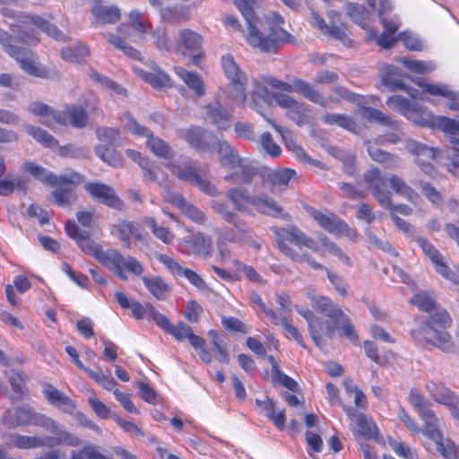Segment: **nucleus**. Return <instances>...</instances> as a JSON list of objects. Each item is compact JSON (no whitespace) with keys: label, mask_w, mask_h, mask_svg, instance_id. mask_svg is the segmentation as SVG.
I'll return each instance as SVG.
<instances>
[{"label":"nucleus","mask_w":459,"mask_h":459,"mask_svg":"<svg viewBox=\"0 0 459 459\" xmlns=\"http://www.w3.org/2000/svg\"><path fill=\"white\" fill-rule=\"evenodd\" d=\"M161 18L173 24L180 23L188 20V9L186 7L165 8L161 10Z\"/></svg>","instance_id":"obj_59"},{"label":"nucleus","mask_w":459,"mask_h":459,"mask_svg":"<svg viewBox=\"0 0 459 459\" xmlns=\"http://www.w3.org/2000/svg\"><path fill=\"white\" fill-rule=\"evenodd\" d=\"M265 84L284 91H290L292 86L287 82L279 81L271 76L262 77L261 81L255 80L253 82V91L250 96L249 107L260 114L264 119L283 137L288 133L282 126L278 125L274 120L266 117L264 111L266 108L271 107L273 102L275 93L270 92Z\"/></svg>","instance_id":"obj_5"},{"label":"nucleus","mask_w":459,"mask_h":459,"mask_svg":"<svg viewBox=\"0 0 459 459\" xmlns=\"http://www.w3.org/2000/svg\"><path fill=\"white\" fill-rule=\"evenodd\" d=\"M179 39L182 46L193 54V64L199 65L202 56L196 52L199 51L202 47L203 39L201 35L189 29H183L179 31Z\"/></svg>","instance_id":"obj_25"},{"label":"nucleus","mask_w":459,"mask_h":459,"mask_svg":"<svg viewBox=\"0 0 459 459\" xmlns=\"http://www.w3.org/2000/svg\"><path fill=\"white\" fill-rule=\"evenodd\" d=\"M424 91L433 96H443L447 99L446 107L454 111L459 110V97L451 91L446 86L440 84L426 83Z\"/></svg>","instance_id":"obj_33"},{"label":"nucleus","mask_w":459,"mask_h":459,"mask_svg":"<svg viewBox=\"0 0 459 459\" xmlns=\"http://www.w3.org/2000/svg\"><path fill=\"white\" fill-rule=\"evenodd\" d=\"M235 5L244 16L248 32L246 34L247 41L262 52H275L281 42L289 41L291 35L279 28H270V33L266 36L264 31H260L256 26L257 19L254 11L255 0H234Z\"/></svg>","instance_id":"obj_3"},{"label":"nucleus","mask_w":459,"mask_h":459,"mask_svg":"<svg viewBox=\"0 0 459 459\" xmlns=\"http://www.w3.org/2000/svg\"><path fill=\"white\" fill-rule=\"evenodd\" d=\"M275 233L278 248L291 260L301 259L299 255L303 253V247L311 249L320 255H324V251L318 247L317 243L296 226L278 229Z\"/></svg>","instance_id":"obj_6"},{"label":"nucleus","mask_w":459,"mask_h":459,"mask_svg":"<svg viewBox=\"0 0 459 459\" xmlns=\"http://www.w3.org/2000/svg\"><path fill=\"white\" fill-rule=\"evenodd\" d=\"M435 444L437 450L445 459H457V446L454 441L449 438L445 440L442 437Z\"/></svg>","instance_id":"obj_63"},{"label":"nucleus","mask_w":459,"mask_h":459,"mask_svg":"<svg viewBox=\"0 0 459 459\" xmlns=\"http://www.w3.org/2000/svg\"><path fill=\"white\" fill-rule=\"evenodd\" d=\"M94 151L97 156L110 166L118 167L122 165L120 156L109 148L105 147L102 144H99L95 147Z\"/></svg>","instance_id":"obj_62"},{"label":"nucleus","mask_w":459,"mask_h":459,"mask_svg":"<svg viewBox=\"0 0 459 459\" xmlns=\"http://www.w3.org/2000/svg\"><path fill=\"white\" fill-rule=\"evenodd\" d=\"M144 286L148 291L152 294L157 299L164 300L167 293L170 290L167 282L161 277H147L142 278Z\"/></svg>","instance_id":"obj_39"},{"label":"nucleus","mask_w":459,"mask_h":459,"mask_svg":"<svg viewBox=\"0 0 459 459\" xmlns=\"http://www.w3.org/2000/svg\"><path fill=\"white\" fill-rule=\"evenodd\" d=\"M347 15L358 25L365 28L372 15L371 11L368 10L363 4L349 3L346 5Z\"/></svg>","instance_id":"obj_40"},{"label":"nucleus","mask_w":459,"mask_h":459,"mask_svg":"<svg viewBox=\"0 0 459 459\" xmlns=\"http://www.w3.org/2000/svg\"><path fill=\"white\" fill-rule=\"evenodd\" d=\"M168 168L179 179L190 182L192 184L198 177L195 167L194 166L193 161L189 159H186V161L180 164L169 162L168 164Z\"/></svg>","instance_id":"obj_36"},{"label":"nucleus","mask_w":459,"mask_h":459,"mask_svg":"<svg viewBox=\"0 0 459 459\" xmlns=\"http://www.w3.org/2000/svg\"><path fill=\"white\" fill-rule=\"evenodd\" d=\"M225 196L234 210L221 201L213 200L211 203L212 210L225 222L232 225L231 228L225 227L221 230V238L230 243L249 246L256 250L260 249L261 246L255 239L252 229L238 214L255 216V212L250 208V206H254L255 195H251L249 190L244 186H232L226 191Z\"/></svg>","instance_id":"obj_1"},{"label":"nucleus","mask_w":459,"mask_h":459,"mask_svg":"<svg viewBox=\"0 0 459 459\" xmlns=\"http://www.w3.org/2000/svg\"><path fill=\"white\" fill-rule=\"evenodd\" d=\"M260 173L264 182L270 185L273 192L287 186L290 180L296 175V172L290 169L273 170L264 168Z\"/></svg>","instance_id":"obj_24"},{"label":"nucleus","mask_w":459,"mask_h":459,"mask_svg":"<svg viewBox=\"0 0 459 459\" xmlns=\"http://www.w3.org/2000/svg\"><path fill=\"white\" fill-rule=\"evenodd\" d=\"M425 119L428 120L426 126L437 127L449 134H456L459 133V119H453L442 116L425 117Z\"/></svg>","instance_id":"obj_43"},{"label":"nucleus","mask_w":459,"mask_h":459,"mask_svg":"<svg viewBox=\"0 0 459 459\" xmlns=\"http://www.w3.org/2000/svg\"><path fill=\"white\" fill-rule=\"evenodd\" d=\"M84 177L70 169L59 174V206H65L76 200L75 189L83 182Z\"/></svg>","instance_id":"obj_12"},{"label":"nucleus","mask_w":459,"mask_h":459,"mask_svg":"<svg viewBox=\"0 0 459 459\" xmlns=\"http://www.w3.org/2000/svg\"><path fill=\"white\" fill-rule=\"evenodd\" d=\"M415 241L422 252L429 258L434 264L435 270L446 280L457 282L456 274L445 263L440 252L425 238L416 237Z\"/></svg>","instance_id":"obj_15"},{"label":"nucleus","mask_w":459,"mask_h":459,"mask_svg":"<svg viewBox=\"0 0 459 459\" xmlns=\"http://www.w3.org/2000/svg\"><path fill=\"white\" fill-rule=\"evenodd\" d=\"M61 56L66 61L80 63L89 56V49L85 45L79 43L74 47L63 48Z\"/></svg>","instance_id":"obj_54"},{"label":"nucleus","mask_w":459,"mask_h":459,"mask_svg":"<svg viewBox=\"0 0 459 459\" xmlns=\"http://www.w3.org/2000/svg\"><path fill=\"white\" fill-rule=\"evenodd\" d=\"M23 19V23L32 24L43 32L47 33L48 36L52 37L53 39H57L56 29L55 28V26L51 25L47 20L39 16L31 15H25Z\"/></svg>","instance_id":"obj_60"},{"label":"nucleus","mask_w":459,"mask_h":459,"mask_svg":"<svg viewBox=\"0 0 459 459\" xmlns=\"http://www.w3.org/2000/svg\"><path fill=\"white\" fill-rule=\"evenodd\" d=\"M179 137L197 151L208 152L212 148V141L214 135L212 132L204 130L199 126H191L185 130H180Z\"/></svg>","instance_id":"obj_17"},{"label":"nucleus","mask_w":459,"mask_h":459,"mask_svg":"<svg viewBox=\"0 0 459 459\" xmlns=\"http://www.w3.org/2000/svg\"><path fill=\"white\" fill-rule=\"evenodd\" d=\"M84 188L92 198L109 207L117 208L122 204V201L116 195L115 190L104 183L89 182Z\"/></svg>","instance_id":"obj_20"},{"label":"nucleus","mask_w":459,"mask_h":459,"mask_svg":"<svg viewBox=\"0 0 459 459\" xmlns=\"http://www.w3.org/2000/svg\"><path fill=\"white\" fill-rule=\"evenodd\" d=\"M65 124H69L75 128H83L88 122V114L82 107H69L62 115Z\"/></svg>","instance_id":"obj_37"},{"label":"nucleus","mask_w":459,"mask_h":459,"mask_svg":"<svg viewBox=\"0 0 459 459\" xmlns=\"http://www.w3.org/2000/svg\"><path fill=\"white\" fill-rule=\"evenodd\" d=\"M70 457L71 459H113L112 456L101 454L99 447L92 444H88L80 450H73Z\"/></svg>","instance_id":"obj_53"},{"label":"nucleus","mask_w":459,"mask_h":459,"mask_svg":"<svg viewBox=\"0 0 459 459\" xmlns=\"http://www.w3.org/2000/svg\"><path fill=\"white\" fill-rule=\"evenodd\" d=\"M425 389L429 396L439 404L446 407H455L459 404V397L441 382L429 380L426 382Z\"/></svg>","instance_id":"obj_21"},{"label":"nucleus","mask_w":459,"mask_h":459,"mask_svg":"<svg viewBox=\"0 0 459 459\" xmlns=\"http://www.w3.org/2000/svg\"><path fill=\"white\" fill-rule=\"evenodd\" d=\"M95 23H115L120 19V10L117 6H104L96 0L91 10Z\"/></svg>","instance_id":"obj_31"},{"label":"nucleus","mask_w":459,"mask_h":459,"mask_svg":"<svg viewBox=\"0 0 459 459\" xmlns=\"http://www.w3.org/2000/svg\"><path fill=\"white\" fill-rule=\"evenodd\" d=\"M318 242L320 243V246L318 247L324 251V255L322 256L325 255V253L331 254L336 257H338L340 260L348 263L349 257L342 252V250L333 241H331L330 238H328L325 235H320L318 237Z\"/></svg>","instance_id":"obj_58"},{"label":"nucleus","mask_w":459,"mask_h":459,"mask_svg":"<svg viewBox=\"0 0 459 459\" xmlns=\"http://www.w3.org/2000/svg\"><path fill=\"white\" fill-rule=\"evenodd\" d=\"M212 249V239L210 237L204 236L198 232L185 237L179 240L178 250L187 255H202L209 256Z\"/></svg>","instance_id":"obj_14"},{"label":"nucleus","mask_w":459,"mask_h":459,"mask_svg":"<svg viewBox=\"0 0 459 459\" xmlns=\"http://www.w3.org/2000/svg\"><path fill=\"white\" fill-rule=\"evenodd\" d=\"M56 444L57 438L54 437L25 436L14 433L10 435V440L7 443V446L27 450L42 446L54 447Z\"/></svg>","instance_id":"obj_19"},{"label":"nucleus","mask_w":459,"mask_h":459,"mask_svg":"<svg viewBox=\"0 0 459 459\" xmlns=\"http://www.w3.org/2000/svg\"><path fill=\"white\" fill-rule=\"evenodd\" d=\"M143 221L152 230L153 235L163 243L170 244L174 240V233L168 228L159 226L154 218L146 217Z\"/></svg>","instance_id":"obj_52"},{"label":"nucleus","mask_w":459,"mask_h":459,"mask_svg":"<svg viewBox=\"0 0 459 459\" xmlns=\"http://www.w3.org/2000/svg\"><path fill=\"white\" fill-rule=\"evenodd\" d=\"M15 189L25 193L26 180L20 177L11 178L10 176L5 177L4 179H0L1 195H8L12 194Z\"/></svg>","instance_id":"obj_55"},{"label":"nucleus","mask_w":459,"mask_h":459,"mask_svg":"<svg viewBox=\"0 0 459 459\" xmlns=\"http://www.w3.org/2000/svg\"><path fill=\"white\" fill-rule=\"evenodd\" d=\"M65 231L77 242L83 253L93 256L101 264L111 270L120 280L126 281L128 279L124 269L136 276L143 273V266L136 258L130 255L124 256L115 249L104 251L98 243L91 238L90 232L81 230L74 221L66 222Z\"/></svg>","instance_id":"obj_2"},{"label":"nucleus","mask_w":459,"mask_h":459,"mask_svg":"<svg viewBox=\"0 0 459 459\" xmlns=\"http://www.w3.org/2000/svg\"><path fill=\"white\" fill-rule=\"evenodd\" d=\"M388 183L395 194L405 198L410 203L416 204L420 200V195L403 178L397 175H390L388 177Z\"/></svg>","instance_id":"obj_30"},{"label":"nucleus","mask_w":459,"mask_h":459,"mask_svg":"<svg viewBox=\"0 0 459 459\" xmlns=\"http://www.w3.org/2000/svg\"><path fill=\"white\" fill-rule=\"evenodd\" d=\"M28 110L41 118V123L48 127H54L57 123V114L48 105L41 102H32L29 105Z\"/></svg>","instance_id":"obj_38"},{"label":"nucleus","mask_w":459,"mask_h":459,"mask_svg":"<svg viewBox=\"0 0 459 459\" xmlns=\"http://www.w3.org/2000/svg\"><path fill=\"white\" fill-rule=\"evenodd\" d=\"M310 305L316 311L325 314L332 320H335L339 318L340 316H342V310L341 307L333 303L327 297L316 295L311 296Z\"/></svg>","instance_id":"obj_29"},{"label":"nucleus","mask_w":459,"mask_h":459,"mask_svg":"<svg viewBox=\"0 0 459 459\" xmlns=\"http://www.w3.org/2000/svg\"><path fill=\"white\" fill-rule=\"evenodd\" d=\"M217 152L219 162L222 167L233 169L238 161H240V155L238 151L226 141L217 142Z\"/></svg>","instance_id":"obj_32"},{"label":"nucleus","mask_w":459,"mask_h":459,"mask_svg":"<svg viewBox=\"0 0 459 459\" xmlns=\"http://www.w3.org/2000/svg\"><path fill=\"white\" fill-rule=\"evenodd\" d=\"M2 423L8 429H16L22 426H41L50 430H55L54 420L42 414L36 413L28 405L18 406L13 410H7L2 416Z\"/></svg>","instance_id":"obj_7"},{"label":"nucleus","mask_w":459,"mask_h":459,"mask_svg":"<svg viewBox=\"0 0 459 459\" xmlns=\"http://www.w3.org/2000/svg\"><path fill=\"white\" fill-rule=\"evenodd\" d=\"M221 66L226 77L230 81V91L229 97L239 106H244L247 102L244 87L247 80L246 74L240 70L230 55L221 57Z\"/></svg>","instance_id":"obj_8"},{"label":"nucleus","mask_w":459,"mask_h":459,"mask_svg":"<svg viewBox=\"0 0 459 459\" xmlns=\"http://www.w3.org/2000/svg\"><path fill=\"white\" fill-rule=\"evenodd\" d=\"M24 129L28 134L47 147H49L54 142L53 136L40 127L24 125Z\"/></svg>","instance_id":"obj_64"},{"label":"nucleus","mask_w":459,"mask_h":459,"mask_svg":"<svg viewBox=\"0 0 459 459\" xmlns=\"http://www.w3.org/2000/svg\"><path fill=\"white\" fill-rule=\"evenodd\" d=\"M307 212L321 228L332 234L345 232L349 229L348 224L333 213L324 212L315 208H309Z\"/></svg>","instance_id":"obj_22"},{"label":"nucleus","mask_w":459,"mask_h":459,"mask_svg":"<svg viewBox=\"0 0 459 459\" xmlns=\"http://www.w3.org/2000/svg\"><path fill=\"white\" fill-rule=\"evenodd\" d=\"M258 212L271 216L281 217L282 216V207L272 197L267 195H255L254 206Z\"/></svg>","instance_id":"obj_28"},{"label":"nucleus","mask_w":459,"mask_h":459,"mask_svg":"<svg viewBox=\"0 0 459 459\" xmlns=\"http://www.w3.org/2000/svg\"><path fill=\"white\" fill-rule=\"evenodd\" d=\"M116 236L127 247H130L131 246V236H134L137 239H141L138 229L134 222L121 221L116 226Z\"/></svg>","instance_id":"obj_46"},{"label":"nucleus","mask_w":459,"mask_h":459,"mask_svg":"<svg viewBox=\"0 0 459 459\" xmlns=\"http://www.w3.org/2000/svg\"><path fill=\"white\" fill-rule=\"evenodd\" d=\"M408 400L420 417L433 411L431 403L417 389L410 391Z\"/></svg>","instance_id":"obj_45"},{"label":"nucleus","mask_w":459,"mask_h":459,"mask_svg":"<svg viewBox=\"0 0 459 459\" xmlns=\"http://www.w3.org/2000/svg\"><path fill=\"white\" fill-rule=\"evenodd\" d=\"M158 326L165 333L173 335L178 342L187 340L195 349L202 347V345L205 343L204 338L195 334L189 325L183 322H179L174 325L165 315L162 316V319L159 322Z\"/></svg>","instance_id":"obj_13"},{"label":"nucleus","mask_w":459,"mask_h":459,"mask_svg":"<svg viewBox=\"0 0 459 459\" xmlns=\"http://www.w3.org/2000/svg\"><path fill=\"white\" fill-rule=\"evenodd\" d=\"M23 169L35 178L40 180L46 185L54 186L57 183V176L48 172L35 162H25L23 164Z\"/></svg>","instance_id":"obj_41"},{"label":"nucleus","mask_w":459,"mask_h":459,"mask_svg":"<svg viewBox=\"0 0 459 459\" xmlns=\"http://www.w3.org/2000/svg\"><path fill=\"white\" fill-rule=\"evenodd\" d=\"M408 70L417 74H429L435 69V65L431 61L410 60L402 57L399 60Z\"/></svg>","instance_id":"obj_61"},{"label":"nucleus","mask_w":459,"mask_h":459,"mask_svg":"<svg viewBox=\"0 0 459 459\" xmlns=\"http://www.w3.org/2000/svg\"><path fill=\"white\" fill-rule=\"evenodd\" d=\"M286 115L299 126L308 125L312 121L308 106L300 102H297L290 111L286 112Z\"/></svg>","instance_id":"obj_44"},{"label":"nucleus","mask_w":459,"mask_h":459,"mask_svg":"<svg viewBox=\"0 0 459 459\" xmlns=\"http://www.w3.org/2000/svg\"><path fill=\"white\" fill-rule=\"evenodd\" d=\"M420 419L424 422L423 429H420L423 435H425L434 442L440 440L441 437H443V434L438 429V419L436 416L435 412L432 411L430 413H428L420 417Z\"/></svg>","instance_id":"obj_42"},{"label":"nucleus","mask_w":459,"mask_h":459,"mask_svg":"<svg viewBox=\"0 0 459 459\" xmlns=\"http://www.w3.org/2000/svg\"><path fill=\"white\" fill-rule=\"evenodd\" d=\"M147 146L152 152L160 158H170L171 149L170 146L159 137H156L152 133L147 138Z\"/></svg>","instance_id":"obj_57"},{"label":"nucleus","mask_w":459,"mask_h":459,"mask_svg":"<svg viewBox=\"0 0 459 459\" xmlns=\"http://www.w3.org/2000/svg\"><path fill=\"white\" fill-rule=\"evenodd\" d=\"M293 87L296 91L299 92L304 98L309 101L326 108L329 101H335L333 98H325L318 91H316L309 82L302 79H295Z\"/></svg>","instance_id":"obj_26"},{"label":"nucleus","mask_w":459,"mask_h":459,"mask_svg":"<svg viewBox=\"0 0 459 459\" xmlns=\"http://www.w3.org/2000/svg\"><path fill=\"white\" fill-rule=\"evenodd\" d=\"M206 114L219 130H227L230 127V115L221 108L219 102L207 105Z\"/></svg>","instance_id":"obj_35"},{"label":"nucleus","mask_w":459,"mask_h":459,"mask_svg":"<svg viewBox=\"0 0 459 459\" xmlns=\"http://www.w3.org/2000/svg\"><path fill=\"white\" fill-rule=\"evenodd\" d=\"M12 37L6 31L0 29V43L5 51L20 64L22 69L30 75L44 77V71L37 67L31 59V52L26 48L12 45L10 43Z\"/></svg>","instance_id":"obj_9"},{"label":"nucleus","mask_w":459,"mask_h":459,"mask_svg":"<svg viewBox=\"0 0 459 459\" xmlns=\"http://www.w3.org/2000/svg\"><path fill=\"white\" fill-rule=\"evenodd\" d=\"M232 169L234 170L226 175L224 179L233 184L249 185L259 173L255 162L247 158H241L240 161H238L236 167Z\"/></svg>","instance_id":"obj_18"},{"label":"nucleus","mask_w":459,"mask_h":459,"mask_svg":"<svg viewBox=\"0 0 459 459\" xmlns=\"http://www.w3.org/2000/svg\"><path fill=\"white\" fill-rule=\"evenodd\" d=\"M396 75H400L398 68L393 65L386 66L385 74L382 77L383 84L389 91H406L412 99H416L418 97V91L411 87L408 88L399 78L395 77Z\"/></svg>","instance_id":"obj_27"},{"label":"nucleus","mask_w":459,"mask_h":459,"mask_svg":"<svg viewBox=\"0 0 459 459\" xmlns=\"http://www.w3.org/2000/svg\"><path fill=\"white\" fill-rule=\"evenodd\" d=\"M167 199L192 221L199 224L205 222V214L196 206L189 204L181 194L172 192L169 194Z\"/></svg>","instance_id":"obj_23"},{"label":"nucleus","mask_w":459,"mask_h":459,"mask_svg":"<svg viewBox=\"0 0 459 459\" xmlns=\"http://www.w3.org/2000/svg\"><path fill=\"white\" fill-rule=\"evenodd\" d=\"M174 70L177 75L195 91L197 97H203L205 94L204 81L196 73L189 72L180 66L175 67Z\"/></svg>","instance_id":"obj_34"},{"label":"nucleus","mask_w":459,"mask_h":459,"mask_svg":"<svg viewBox=\"0 0 459 459\" xmlns=\"http://www.w3.org/2000/svg\"><path fill=\"white\" fill-rule=\"evenodd\" d=\"M386 105L393 110L405 116L408 119L420 125H427L426 110L415 100H410L400 95H394L386 100Z\"/></svg>","instance_id":"obj_10"},{"label":"nucleus","mask_w":459,"mask_h":459,"mask_svg":"<svg viewBox=\"0 0 459 459\" xmlns=\"http://www.w3.org/2000/svg\"><path fill=\"white\" fill-rule=\"evenodd\" d=\"M95 134L100 142H102L105 147L109 148L118 143L120 140V132L117 128L108 126L98 127Z\"/></svg>","instance_id":"obj_50"},{"label":"nucleus","mask_w":459,"mask_h":459,"mask_svg":"<svg viewBox=\"0 0 459 459\" xmlns=\"http://www.w3.org/2000/svg\"><path fill=\"white\" fill-rule=\"evenodd\" d=\"M322 121L325 124L330 126L337 125L340 127L351 132H356L358 128V126L354 122V120L351 117L343 114H325V116L322 117Z\"/></svg>","instance_id":"obj_47"},{"label":"nucleus","mask_w":459,"mask_h":459,"mask_svg":"<svg viewBox=\"0 0 459 459\" xmlns=\"http://www.w3.org/2000/svg\"><path fill=\"white\" fill-rule=\"evenodd\" d=\"M364 179L371 191L386 188V183L388 182V177L384 176L378 169L367 171Z\"/></svg>","instance_id":"obj_56"},{"label":"nucleus","mask_w":459,"mask_h":459,"mask_svg":"<svg viewBox=\"0 0 459 459\" xmlns=\"http://www.w3.org/2000/svg\"><path fill=\"white\" fill-rule=\"evenodd\" d=\"M452 325V318L445 309H437L429 316L419 330L411 333L414 340L420 343L421 339L426 342L437 347L444 352H450L454 349L451 335L446 331Z\"/></svg>","instance_id":"obj_4"},{"label":"nucleus","mask_w":459,"mask_h":459,"mask_svg":"<svg viewBox=\"0 0 459 459\" xmlns=\"http://www.w3.org/2000/svg\"><path fill=\"white\" fill-rule=\"evenodd\" d=\"M140 75L144 82L153 85L154 87H169L170 78L160 69L154 68L152 72H143L141 70Z\"/></svg>","instance_id":"obj_49"},{"label":"nucleus","mask_w":459,"mask_h":459,"mask_svg":"<svg viewBox=\"0 0 459 459\" xmlns=\"http://www.w3.org/2000/svg\"><path fill=\"white\" fill-rule=\"evenodd\" d=\"M410 302L421 311L430 312L435 308L436 296L432 291H419L413 295Z\"/></svg>","instance_id":"obj_48"},{"label":"nucleus","mask_w":459,"mask_h":459,"mask_svg":"<svg viewBox=\"0 0 459 459\" xmlns=\"http://www.w3.org/2000/svg\"><path fill=\"white\" fill-rule=\"evenodd\" d=\"M115 298L117 303L123 308H130L132 316L137 320L146 318L148 320L154 322L158 325L160 319H162L163 314H160L150 303H145L143 305L138 301L131 300L122 291H117L115 293Z\"/></svg>","instance_id":"obj_11"},{"label":"nucleus","mask_w":459,"mask_h":459,"mask_svg":"<svg viewBox=\"0 0 459 459\" xmlns=\"http://www.w3.org/2000/svg\"><path fill=\"white\" fill-rule=\"evenodd\" d=\"M361 116L370 121V122H377L381 125L389 126V127H394L395 122L393 120L392 117L389 116H386L382 111L369 108V107H364L361 108L360 112Z\"/></svg>","instance_id":"obj_51"},{"label":"nucleus","mask_w":459,"mask_h":459,"mask_svg":"<svg viewBox=\"0 0 459 459\" xmlns=\"http://www.w3.org/2000/svg\"><path fill=\"white\" fill-rule=\"evenodd\" d=\"M406 149L416 156V163L427 175L432 176L435 169L432 161L436 158V150L417 141H408Z\"/></svg>","instance_id":"obj_16"}]
</instances>
